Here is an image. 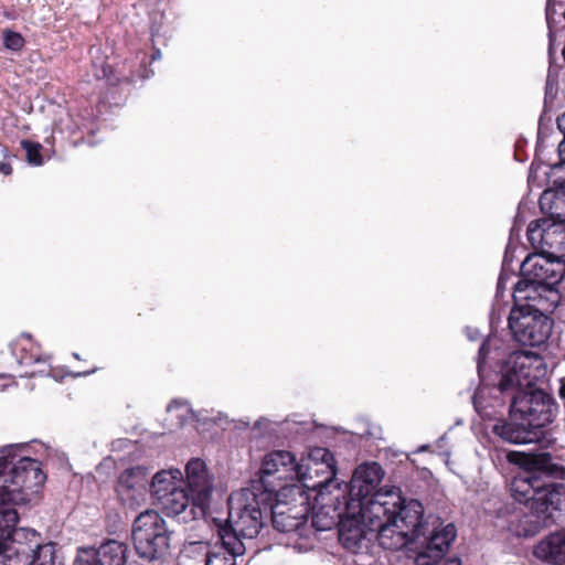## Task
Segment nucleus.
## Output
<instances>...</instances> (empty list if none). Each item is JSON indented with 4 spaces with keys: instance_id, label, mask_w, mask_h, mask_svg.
Segmentation results:
<instances>
[{
    "instance_id": "50",
    "label": "nucleus",
    "mask_w": 565,
    "mask_h": 565,
    "mask_svg": "<svg viewBox=\"0 0 565 565\" xmlns=\"http://www.w3.org/2000/svg\"><path fill=\"white\" fill-rule=\"evenodd\" d=\"M428 447H429V446H427V445H424V446H422V447L419 448V451H424V450H427V449H428Z\"/></svg>"
},
{
    "instance_id": "16",
    "label": "nucleus",
    "mask_w": 565,
    "mask_h": 565,
    "mask_svg": "<svg viewBox=\"0 0 565 565\" xmlns=\"http://www.w3.org/2000/svg\"><path fill=\"white\" fill-rule=\"evenodd\" d=\"M510 418L511 420H498L492 426V433L502 440L515 445L532 444L541 440V434L533 430L526 422L520 418H512L511 416Z\"/></svg>"
},
{
    "instance_id": "5",
    "label": "nucleus",
    "mask_w": 565,
    "mask_h": 565,
    "mask_svg": "<svg viewBox=\"0 0 565 565\" xmlns=\"http://www.w3.org/2000/svg\"><path fill=\"white\" fill-rule=\"evenodd\" d=\"M565 276V259L536 250L529 254L520 266V278L513 286L519 299H537L544 309L559 303L558 285Z\"/></svg>"
},
{
    "instance_id": "33",
    "label": "nucleus",
    "mask_w": 565,
    "mask_h": 565,
    "mask_svg": "<svg viewBox=\"0 0 565 565\" xmlns=\"http://www.w3.org/2000/svg\"><path fill=\"white\" fill-rule=\"evenodd\" d=\"M556 94H557L556 81L551 74H548L547 78H546V84H545V98H544L545 106L548 103H552L554 100V98L556 97Z\"/></svg>"
},
{
    "instance_id": "11",
    "label": "nucleus",
    "mask_w": 565,
    "mask_h": 565,
    "mask_svg": "<svg viewBox=\"0 0 565 565\" xmlns=\"http://www.w3.org/2000/svg\"><path fill=\"white\" fill-rule=\"evenodd\" d=\"M303 472L306 479L302 480V489L313 490L322 495L337 475L333 454L327 448H313L309 454V462L303 463Z\"/></svg>"
},
{
    "instance_id": "17",
    "label": "nucleus",
    "mask_w": 565,
    "mask_h": 565,
    "mask_svg": "<svg viewBox=\"0 0 565 565\" xmlns=\"http://www.w3.org/2000/svg\"><path fill=\"white\" fill-rule=\"evenodd\" d=\"M184 484L183 475L179 469L160 470L149 481V492L157 502Z\"/></svg>"
},
{
    "instance_id": "24",
    "label": "nucleus",
    "mask_w": 565,
    "mask_h": 565,
    "mask_svg": "<svg viewBox=\"0 0 565 565\" xmlns=\"http://www.w3.org/2000/svg\"><path fill=\"white\" fill-rule=\"evenodd\" d=\"M6 559V565H33L35 562V551L32 553L26 551L22 544L15 545L13 542V550L8 553H1Z\"/></svg>"
},
{
    "instance_id": "31",
    "label": "nucleus",
    "mask_w": 565,
    "mask_h": 565,
    "mask_svg": "<svg viewBox=\"0 0 565 565\" xmlns=\"http://www.w3.org/2000/svg\"><path fill=\"white\" fill-rule=\"evenodd\" d=\"M3 42L6 47L12 51L20 50L24 44L22 35L12 31H6L3 33Z\"/></svg>"
},
{
    "instance_id": "18",
    "label": "nucleus",
    "mask_w": 565,
    "mask_h": 565,
    "mask_svg": "<svg viewBox=\"0 0 565 565\" xmlns=\"http://www.w3.org/2000/svg\"><path fill=\"white\" fill-rule=\"evenodd\" d=\"M537 558L551 564H565V529L551 533L534 550Z\"/></svg>"
},
{
    "instance_id": "30",
    "label": "nucleus",
    "mask_w": 565,
    "mask_h": 565,
    "mask_svg": "<svg viewBox=\"0 0 565 565\" xmlns=\"http://www.w3.org/2000/svg\"><path fill=\"white\" fill-rule=\"evenodd\" d=\"M79 120L81 121H73L72 125H65V128L70 131L71 135L75 134L76 131H86L89 135L95 132V124L93 120L84 116H81Z\"/></svg>"
},
{
    "instance_id": "54",
    "label": "nucleus",
    "mask_w": 565,
    "mask_h": 565,
    "mask_svg": "<svg viewBox=\"0 0 565 565\" xmlns=\"http://www.w3.org/2000/svg\"><path fill=\"white\" fill-rule=\"evenodd\" d=\"M75 359H79V355L77 353L73 354Z\"/></svg>"
},
{
    "instance_id": "9",
    "label": "nucleus",
    "mask_w": 565,
    "mask_h": 565,
    "mask_svg": "<svg viewBox=\"0 0 565 565\" xmlns=\"http://www.w3.org/2000/svg\"><path fill=\"white\" fill-rule=\"evenodd\" d=\"M286 491L291 495H299V505L289 507L287 503L276 502L269 513L271 526L280 533L300 532L306 526L309 513V498L301 486H289Z\"/></svg>"
},
{
    "instance_id": "12",
    "label": "nucleus",
    "mask_w": 565,
    "mask_h": 565,
    "mask_svg": "<svg viewBox=\"0 0 565 565\" xmlns=\"http://www.w3.org/2000/svg\"><path fill=\"white\" fill-rule=\"evenodd\" d=\"M116 493L124 505L135 508L143 503L149 492V472L137 466L124 470L116 483Z\"/></svg>"
},
{
    "instance_id": "23",
    "label": "nucleus",
    "mask_w": 565,
    "mask_h": 565,
    "mask_svg": "<svg viewBox=\"0 0 565 565\" xmlns=\"http://www.w3.org/2000/svg\"><path fill=\"white\" fill-rule=\"evenodd\" d=\"M38 565H65L62 547L55 542L38 543Z\"/></svg>"
},
{
    "instance_id": "28",
    "label": "nucleus",
    "mask_w": 565,
    "mask_h": 565,
    "mask_svg": "<svg viewBox=\"0 0 565 565\" xmlns=\"http://www.w3.org/2000/svg\"><path fill=\"white\" fill-rule=\"evenodd\" d=\"M548 183L558 190V188H565V161L550 167V170L545 172Z\"/></svg>"
},
{
    "instance_id": "21",
    "label": "nucleus",
    "mask_w": 565,
    "mask_h": 565,
    "mask_svg": "<svg viewBox=\"0 0 565 565\" xmlns=\"http://www.w3.org/2000/svg\"><path fill=\"white\" fill-rule=\"evenodd\" d=\"M18 521L17 510L0 512V554L13 550V532Z\"/></svg>"
},
{
    "instance_id": "15",
    "label": "nucleus",
    "mask_w": 565,
    "mask_h": 565,
    "mask_svg": "<svg viewBox=\"0 0 565 565\" xmlns=\"http://www.w3.org/2000/svg\"><path fill=\"white\" fill-rule=\"evenodd\" d=\"M186 488L195 502L206 509L212 494L213 483L205 463L199 458L191 459L185 466Z\"/></svg>"
},
{
    "instance_id": "49",
    "label": "nucleus",
    "mask_w": 565,
    "mask_h": 565,
    "mask_svg": "<svg viewBox=\"0 0 565 565\" xmlns=\"http://www.w3.org/2000/svg\"><path fill=\"white\" fill-rule=\"evenodd\" d=\"M547 25H548V29H550V41H553V38H552V24L550 25V24L547 23Z\"/></svg>"
},
{
    "instance_id": "22",
    "label": "nucleus",
    "mask_w": 565,
    "mask_h": 565,
    "mask_svg": "<svg viewBox=\"0 0 565 565\" xmlns=\"http://www.w3.org/2000/svg\"><path fill=\"white\" fill-rule=\"evenodd\" d=\"M29 444L19 443L11 444L0 448V477L10 480V473L14 465L19 461L21 456L25 455V449Z\"/></svg>"
},
{
    "instance_id": "46",
    "label": "nucleus",
    "mask_w": 565,
    "mask_h": 565,
    "mask_svg": "<svg viewBox=\"0 0 565 565\" xmlns=\"http://www.w3.org/2000/svg\"><path fill=\"white\" fill-rule=\"evenodd\" d=\"M533 179H534V175H533V168L531 167L530 174H529V183H532V182H533Z\"/></svg>"
},
{
    "instance_id": "51",
    "label": "nucleus",
    "mask_w": 565,
    "mask_h": 565,
    "mask_svg": "<svg viewBox=\"0 0 565 565\" xmlns=\"http://www.w3.org/2000/svg\"><path fill=\"white\" fill-rule=\"evenodd\" d=\"M364 435H367V436H374V434H373V433H371V431H369V430H367V431H365V433H364Z\"/></svg>"
},
{
    "instance_id": "34",
    "label": "nucleus",
    "mask_w": 565,
    "mask_h": 565,
    "mask_svg": "<svg viewBox=\"0 0 565 565\" xmlns=\"http://www.w3.org/2000/svg\"><path fill=\"white\" fill-rule=\"evenodd\" d=\"M563 0H547L545 8L546 22L551 25L554 15L557 13V7H563Z\"/></svg>"
},
{
    "instance_id": "40",
    "label": "nucleus",
    "mask_w": 565,
    "mask_h": 565,
    "mask_svg": "<svg viewBox=\"0 0 565 565\" xmlns=\"http://www.w3.org/2000/svg\"><path fill=\"white\" fill-rule=\"evenodd\" d=\"M557 127L565 137V113L557 117Z\"/></svg>"
},
{
    "instance_id": "32",
    "label": "nucleus",
    "mask_w": 565,
    "mask_h": 565,
    "mask_svg": "<svg viewBox=\"0 0 565 565\" xmlns=\"http://www.w3.org/2000/svg\"><path fill=\"white\" fill-rule=\"evenodd\" d=\"M490 347H491V341L484 340L478 351L477 369H478L479 376L481 379L483 376L482 374H483L487 356L490 352Z\"/></svg>"
},
{
    "instance_id": "47",
    "label": "nucleus",
    "mask_w": 565,
    "mask_h": 565,
    "mask_svg": "<svg viewBox=\"0 0 565 565\" xmlns=\"http://www.w3.org/2000/svg\"><path fill=\"white\" fill-rule=\"evenodd\" d=\"M56 129H58L60 131L64 130L63 120L56 126Z\"/></svg>"
},
{
    "instance_id": "20",
    "label": "nucleus",
    "mask_w": 565,
    "mask_h": 565,
    "mask_svg": "<svg viewBox=\"0 0 565 565\" xmlns=\"http://www.w3.org/2000/svg\"><path fill=\"white\" fill-rule=\"evenodd\" d=\"M127 552V545L116 540H108L95 547L99 565H126Z\"/></svg>"
},
{
    "instance_id": "45",
    "label": "nucleus",
    "mask_w": 565,
    "mask_h": 565,
    "mask_svg": "<svg viewBox=\"0 0 565 565\" xmlns=\"http://www.w3.org/2000/svg\"><path fill=\"white\" fill-rule=\"evenodd\" d=\"M477 335H478V332H477V331H473V333H472V332H470V331L468 332V337H469V339H470V340H472V341L477 339Z\"/></svg>"
},
{
    "instance_id": "53",
    "label": "nucleus",
    "mask_w": 565,
    "mask_h": 565,
    "mask_svg": "<svg viewBox=\"0 0 565 565\" xmlns=\"http://www.w3.org/2000/svg\"><path fill=\"white\" fill-rule=\"evenodd\" d=\"M282 425H284V426L289 425V420H285V422L282 423Z\"/></svg>"
},
{
    "instance_id": "14",
    "label": "nucleus",
    "mask_w": 565,
    "mask_h": 565,
    "mask_svg": "<svg viewBox=\"0 0 565 565\" xmlns=\"http://www.w3.org/2000/svg\"><path fill=\"white\" fill-rule=\"evenodd\" d=\"M34 461L30 456H21L11 470L10 480L4 479L3 486L0 487V512L15 510L12 503L24 500L23 488Z\"/></svg>"
},
{
    "instance_id": "13",
    "label": "nucleus",
    "mask_w": 565,
    "mask_h": 565,
    "mask_svg": "<svg viewBox=\"0 0 565 565\" xmlns=\"http://www.w3.org/2000/svg\"><path fill=\"white\" fill-rule=\"evenodd\" d=\"M157 504L167 515L177 518L179 522L183 523L198 520L205 514V509L195 502L184 484H181Z\"/></svg>"
},
{
    "instance_id": "19",
    "label": "nucleus",
    "mask_w": 565,
    "mask_h": 565,
    "mask_svg": "<svg viewBox=\"0 0 565 565\" xmlns=\"http://www.w3.org/2000/svg\"><path fill=\"white\" fill-rule=\"evenodd\" d=\"M540 209L553 222L565 225V192L547 189L539 200Z\"/></svg>"
},
{
    "instance_id": "39",
    "label": "nucleus",
    "mask_w": 565,
    "mask_h": 565,
    "mask_svg": "<svg viewBox=\"0 0 565 565\" xmlns=\"http://www.w3.org/2000/svg\"><path fill=\"white\" fill-rule=\"evenodd\" d=\"M11 172H12V167L10 166V163L1 161L0 162V173H2L4 175H9V174H11Z\"/></svg>"
},
{
    "instance_id": "8",
    "label": "nucleus",
    "mask_w": 565,
    "mask_h": 565,
    "mask_svg": "<svg viewBox=\"0 0 565 565\" xmlns=\"http://www.w3.org/2000/svg\"><path fill=\"white\" fill-rule=\"evenodd\" d=\"M305 479L303 462H297L290 451L275 450L264 457L259 478L252 480L249 486L262 484V491L271 490V495L277 497L278 488L286 491L288 487L275 484V481L298 480L302 483Z\"/></svg>"
},
{
    "instance_id": "6",
    "label": "nucleus",
    "mask_w": 565,
    "mask_h": 565,
    "mask_svg": "<svg viewBox=\"0 0 565 565\" xmlns=\"http://www.w3.org/2000/svg\"><path fill=\"white\" fill-rule=\"evenodd\" d=\"M513 307L510 310L508 326L512 338L522 345L540 347L551 335L553 320L550 313L554 312L559 303L544 309L537 299H519L518 294L512 292Z\"/></svg>"
},
{
    "instance_id": "44",
    "label": "nucleus",
    "mask_w": 565,
    "mask_h": 565,
    "mask_svg": "<svg viewBox=\"0 0 565 565\" xmlns=\"http://www.w3.org/2000/svg\"><path fill=\"white\" fill-rule=\"evenodd\" d=\"M159 58H161V52H160V50H156L152 54V60L154 61V60H159Z\"/></svg>"
},
{
    "instance_id": "42",
    "label": "nucleus",
    "mask_w": 565,
    "mask_h": 565,
    "mask_svg": "<svg viewBox=\"0 0 565 565\" xmlns=\"http://www.w3.org/2000/svg\"><path fill=\"white\" fill-rule=\"evenodd\" d=\"M270 422L266 418H260L255 423V428L260 429L264 425L269 424Z\"/></svg>"
},
{
    "instance_id": "37",
    "label": "nucleus",
    "mask_w": 565,
    "mask_h": 565,
    "mask_svg": "<svg viewBox=\"0 0 565 565\" xmlns=\"http://www.w3.org/2000/svg\"><path fill=\"white\" fill-rule=\"evenodd\" d=\"M178 408H183L185 413L191 412V409L188 407V404L185 402H181V401H177V399L172 401L167 406V412L171 413L172 411L178 409Z\"/></svg>"
},
{
    "instance_id": "7",
    "label": "nucleus",
    "mask_w": 565,
    "mask_h": 565,
    "mask_svg": "<svg viewBox=\"0 0 565 565\" xmlns=\"http://www.w3.org/2000/svg\"><path fill=\"white\" fill-rule=\"evenodd\" d=\"M131 539L137 555L145 562L161 559L170 547V531L153 510L141 512L134 521Z\"/></svg>"
},
{
    "instance_id": "38",
    "label": "nucleus",
    "mask_w": 565,
    "mask_h": 565,
    "mask_svg": "<svg viewBox=\"0 0 565 565\" xmlns=\"http://www.w3.org/2000/svg\"><path fill=\"white\" fill-rule=\"evenodd\" d=\"M41 462L38 460V486L43 484L46 481V473L42 471V468L40 467Z\"/></svg>"
},
{
    "instance_id": "41",
    "label": "nucleus",
    "mask_w": 565,
    "mask_h": 565,
    "mask_svg": "<svg viewBox=\"0 0 565 565\" xmlns=\"http://www.w3.org/2000/svg\"><path fill=\"white\" fill-rule=\"evenodd\" d=\"M443 565H461V562L458 557H451L446 559Z\"/></svg>"
},
{
    "instance_id": "3",
    "label": "nucleus",
    "mask_w": 565,
    "mask_h": 565,
    "mask_svg": "<svg viewBox=\"0 0 565 565\" xmlns=\"http://www.w3.org/2000/svg\"><path fill=\"white\" fill-rule=\"evenodd\" d=\"M542 360L524 351H513L501 366L497 386L492 388L495 399L509 404L512 418H520L541 434L552 424L558 414L555 398L546 391L536 387V382L544 375Z\"/></svg>"
},
{
    "instance_id": "52",
    "label": "nucleus",
    "mask_w": 565,
    "mask_h": 565,
    "mask_svg": "<svg viewBox=\"0 0 565 565\" xmlns=\"http://www.w3.org/2000/svg\"><path fill=\"white\" fill-rule=\"evenodd\" d=\"M92 372H84V373H79L78 375H88L90 374Z\"/></svg>"
},
{
    "instance_id": "2",
    "label": "nucleus",
    "mask_w": 565,
    "mask_h": 565,
    "mask_svg": "<svg viewBox=\"0 0 565 565\" xmlns=\"http://www.w3.org/2000/svg\"><path fill=\"white\" fill-rule=\"evenodd\" d=\"M507 457L521 468L510 490L513 499L531 512L526 515L531 527L524 529V535H534L552 522L553 512L559 511L565 501V486L553 481H565V466L548 451H510Z\"/></svg>"
},
{
    "instance_id": "43",
    "label": "nucleus",
    "mask_w": 565,
    "mask_h": 565,
    "mask_svg": "<svg viewBox=\"0 0 565 565\" xmlns=\"http://www.w3.org/2000/svg\"><path fill=\"white\" fill-rule=\"evenodd\" d=\"M42 149V146L38 142V166H41L43 163V156L41 154L40 150Z\"/></svg>"
},
{
    "instance_id": "36",
    "label": "nucleus",
    "mask_w": 565,
    "mask_h": 565,
    "mask_svg": "<svg viewBox=\"0 0 565 565\" xmlns=\"http://www.w3.org/2000/svg\"><path fill=\"white\" fill-rule=\"evenodd\" d=\"M333 524V521L332 520H329L324 523H320V515L319 513H317L313 518H312V525L319 530V531H326V530H329L331 529Z\"/></svg>"
},
{
    "instance_id": "35",
    "label": "nucleus",
    "mask_w": 565,
    "mask_h": 565,
    "mask_svg": "<svg viewBox=\"0 0 565 565\" xmlns=\"http://www.w3.org/2000/svg\"><path fill=\"white\" fill-rule=\"evenodd\" d=\"M20 146L24 151L25 158L29 163H35V143L31 140H21Z\"/></svg>"
},
{
    "instance_id": "27",
    "label": "nucleus",
    "mask_w": 565,
    "mask_h": 565,
    "mask_svg": "<svg viewBox=\"0 0 565 565\" xmlns=\"http://www.w3.org/2000/svg\"><path fill=\"white\" fill-rule=\"evenodd\" d=\"M24 341L28 342V344L32 345L29 338H21L17 344V348L13 350V353L17 355V361L19 364L31 367L30 372L26 371L24 374L21 375V376H29V375H33V366L35 364V356L31 351L30 352L26 351V348L23 344Z\"/></svg>"
},
{
    "instance_id": "10",
    "label": "nucleus",
    "mask_w": 565,
    "mask_h": 565,
    "mask_svg": "<svg viewBox=\"0 0 565 565\" xmlns=\"http://www.w3.org/2000/svg\"><path fill=\"white\" fill-rule=\"evenodd\" d=\"M527 241L539 252L565 256V225L542 217L532 221L527 226Z\"/></svg>"
},
{
    "instance_id": "4",
    "label": "nucleus",
    "mask_w": 565,
    "mask_h": 565,
    "mask_svg": "<svg viewBox=\"0 0 565 565\" xmlns=\"http://www.w3.org/2000/svg\"><path fill=\"white\" fill-rule=\"evenodd\" d=\"M276 497L271 490L262 491V484L249 486L228 498V518L216 524L218 542L231 546L234 554H244V539L250 540L268 531L269 518Z\"/></svg>"
},
{
    "instance_id": "25",
    "label": "nucleus",
    "mask_w": 565,
    "mask_h": 565,
    "mask_svg": "<svg viewBox=\"0 0 565 565\" xmlns=\"http://www.w3.org/2000/svg\"><path fill=\"white\" fill-rule=\"evenodd\" d=\"M518 234H519V230L514 225L510 232V239H509V243L505 248L502 269H501L500 276L498 278V282H497V294H495L497 298L503 296V292L507 289L508 280L511 278V274H508L507 268L510 263V253H511V249L513 246V236L518 235Z\"/></svg>"
},
{
    "instance_id": "1",
    "label": "nucleus",
    "mask_w": 565,
    "mask_h": 565,
    "mask_svg": "<svg viewBox=\"0 0 565 565\" xmlns=\"http://www.w3.org/2000/svg\"><path fill=\"white\" fill-rule=\"evenodd\" d=\"M384 476L377 462L358 466L350 481L345 516L375 532L385 550H399L424 537L425 545L416 554V565H437L456 539L452 523L434 529L427 537L428 523L424 521V507L416 499L406 500L396 492L376 491Z\"/></svg>"
},
{
    "instance_id": "29",
    "label": "nucleus",
    "mask_w": 565,
    "mask_h": 565,
    "mask_svg": "<svg viewBox=\"0 0 565 565\" xmlns=\"http://www.w3.org/2000/svg\"><path fill=\"white\" fill-rule=\"evenodd\" d=\"M99 562L95 547H82L78 548L73 565H99Z\"/></svg>"
},
{
    "instance_id": "48",
    "label": "nucleus",
    "mask_w": 565,
    "mask_h": 565,
    "mask_svg": "<svg viewBox=\"0 0 565 565\" xmlns=\"http://www.w3.org/2000/svg\"><path fill=\"white\" fill-rule=\"evenodd\" d=\"M446 440V437L443 436L438 439V445L441 446V444H444V441Z\"/></svg>"
},
{
    "instance_id": "26",
    "label": "nucleus",
    "mask_w": 565,
    "mask_h": 565,
    "mask_svg": "<svg viewBox=\"0 0 565 565\" xmlns=\"http://www.w3.org/2000/svg\"><path fill=\"white\" fill-rule=\"evenodd\" d=\"M220 543L222 551L209 552L205 565H236V557L243 554H234L231 546Z\"/></svg>"
}]
</instances>
